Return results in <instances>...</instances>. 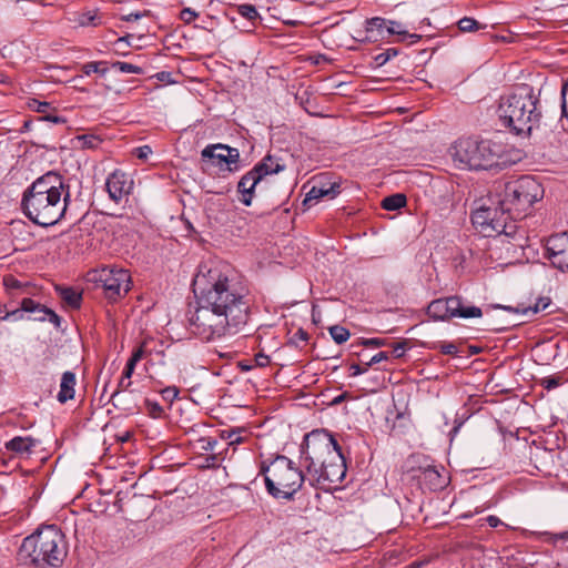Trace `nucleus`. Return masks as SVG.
Masks as SVG:
<instances>
[{
    "instance_id": "nucleus-1",
    "label": "nucleus",
    "mask_w": 568,
    "mask_h": 568,
    "mask_svg": "<svg viewBox=\"0 0 568 568\" xmlns=\"http://www.w3.org/2000/svg\"><path fill=\"white\" fill-rule=\"evenodd\" d=\"M197 307L189 318L194 334L214 339L240 333L250 318L248 288L229 265L201 266L193 280Z\"/></svg>"
},
{
    "instance_id": "nucleus-2",
    "label": "nucleus",
    "mask_w": 568,
    "mask_h": 568,
    "mask_svg": "<svg viewBox=\"0 0 568 568\" xmlns=\"http://www.w3.org/2000/svg\"><path fill=\"white\" fill-rule=\"evenodd\" d=\"M301 464L307 473V483L314 488L327 490L325 483H341L346 475L342 448L326 429H314L304 436Z\"/></svg>"
},
{
    "instance_id": "nucleus-3",
    "label": "nucleus",
    "mask_w": 568,
    "mask_h": 568,
    "mask_svg": "<svg viewBox=\"0 0 568 568\" xmlns=\"http://www.w3.org/2000/svg\"><path fill=\"white\" fill-rule=\"evenodd\" d=\"M70 196V185L65 183L64 178L49 171L24 190L21 209L31 222L48 227L64 216Z\"/></svg>"
},
{
    "instance_id": "nucleus-4",
    "label": "nucleus",
    "mask_w": 568,
    "mask_h": 568,
    "mask_svg": "<svg viewBox=\"0 0 568 568\" xmlns=\"http://www.w3.org/2000/svg\"><path fill=\"white\" fill-rule=\"evenodd\" d=\"M539 99L528 84L515 88L514 92L499 100L497 115L501 124L517 135H528L538 126L541 113Z\"/></svg>"
},
{
    "instance_id": "nucleus-5",
    "label": "nucleus",
    "mask_w": 568,
    "mask_h": 568,
    "mask_svg": "<svg viewBox=\"0 0 568 568\" xmlns=\"http://www.w3.org/2000/svg\"><path fill=\"white\" fill-rule=\"evenodd\" d=\"M544 196L541 184L530 175H523L514 181L498 182L494 185V203L501 211L513 214L514 219L525 217L532 204Z\"/></svg>"
},
{
    "instance_id": "nucleus-6",
    "label": "nucleus",
    "mask_w": 568,
    "mask_h": 568,
    "mask_svg": "<svg viewBox=\"0 0 568 568\" xmlns=\"http://www.w3.org/2000/svg\"><path fill=\"white\" fill-rule=\"evenodd\" d=\"M20 555L38 567H60L68 555V544L63 532L49 525L23 539Z\"/></svg>"
},
{
    "instance_id": "nucleus-7",
    "label": "nucleus",
    "mask_w": 568,
    "mask_h": 568,
    "mask_svg": "<svg viewBox=\"0 0 568 568\" xmlns=\"http://www.w3.org/2000/svg\"><path fill=\"white\" fill-rule=\"evenodd\" d=\"M260 474L264 476L267 493L276 499L292 500L307 481L305 474L284 455H277L268 466L262 464Z\"/></svg>"
},
{
    "instance_id": "nucleus-8",
    "label": "nucleus",
    "mask_w": 568,
    "mask_h": 568,
    "mask_svg": "<svg viewBox=\"0 0 568 568\" xmlns=\"http://www.w3.org/2000/svg\"><path fill=\"white\" fill-rule=\"evenodd\" d=\"M500 146L490 140L463 138L450 148V155L459 168L489 170L499 164Z\"/></svg>"
},
{
    "instance_id": "nucleus-9",
    "label": "nucleus",
    "mask_w": 568,
    "mask_h": 568,
    "mask_svg": "<svg viewBox=\"0 0 568 568\" xmlns=\"http://www.w3.org/2000/svg\"><path fill=\"white\" fill-rule=\"evenodd\" d=\"M427 314L435 321H449L453 317H481L483 311L480 307L466 304L459 296H449L434 300L427 307Z\"/></svg>"
},
{
    "instance_id": "nucleus-10",
    "label": "nucleus",
    "mask_w": 568,
    "mask_h": 568,
    "mask_svg": "<svg viewBox=\"0 0 568 568\" xmlns=\"http://www.w3.org/2000/svg\"><path fill=\"white\" fill-rule=\"evenodd\" d=\"M97 281L101 283L105 296L116 301L129 292L131 276L126 270L106 266L99 271Z\"/></svg>"
},
{
    "instance_id": "nucleus-11",
    "label": "nucleus",
    "mask_w": 568,
    "mask_h": 568,
    "mask_svg": "<svg viewBox=\"0 0 568 568\" xmlns=\"http://www.w3.org/2000/svg\"><path fill=\"white\" fill-rule=\"evenodd\" d=\"M201 156L203 161H211L214 165L226 164L230 172L240 168V151L226 144H210L202 150Z\"/></svg>"
},
{
    "instance_id": "nucleus-12",
    "label": "nucleus",
    "mask_w": 568,
    "mask_h": 568,
    "mask_svg": "<svg viewBox=\"0 0 568 568\" xmlns=\"http://www.w3.org/2000/svg\"><path fill=\"white\" fill-rule=\"evenodd\" d=\"M500 206H479L471 214V222L475 229L485 237L495 236L496 230H499Z\"/></svg>"
},
{
    "instance_id": "nucleus-13",
    "label": "nucleus",
    "mask_w": 568,
    "mask_h": 568,
    "mask_svg": "<svg viewBox=\"0 0 568 568\" xmlns=\"http://www.w3.org/2000/svg\"><path fill=\"white\" fill-rule=\"evenodd\" d=\"M546 251L554 267L568 272V232L551 235L547 241Z\"/></svg>"
},
{
    "instance_id": "nucleus-14",
    "label": "nucleus",
    "mask_w": 568,
    "mask_h": 568,
    "mask_svg": "<svg viewBox=\"0 0 568 568\" xmlns=\"http://www.w3.org/2000/svg\"><path fill=\"white\" fill-rule=\"evenodd\" d=\"M133 184V180L130 175L120 170H115L108 176L105 189L109 197L115 203H120L123 197L132 192Z\"/></svg>"
},
{
    "instance_id": "nucleus-15",
    "label": "nucleus",
    "mask_w": 568,
    "mask_h": 568,
    "mask_svg": "<svg viewBox=\"0 0 568 568\" xmlns=\"http://www.w3.org/2000/svg\"><path fill=\"white\" fill-rule=\"evenodd\" d=\"M341 192V184L336 181H328L326 176H321L316 180L315 184L311 187L306 197L304 200V204L318 200L322 197L334 199Z\"/></svg>"
},
{
    "instance_id": "nucleus-16",
    "label": "nucleus",
    "mask_w": 568,
    "mask_h": 568,
    "mask_svg": "<svg viewBox=\"0 0 568 568\" xmlns=\"http://www.w3.org/2000/svg\"><path fill=\"white\" fill-rule=\"evenodd\" d=\"M262 181L258 169H252L245 173L237 183V192L241 194L240 201L250 206L253 201L254 190Z\"/></svg>"
},
{
    "instance_id": "nucleus-17",
    "label": "nucleus",
    "mask_w": 568,
    "mask_h": 568,
    "mask_svg": "<svg viewBox=\"0 0 568 568\" xmlns=\"http://www.w3.org/2000/svg\"><path fill=\"white\" fill-rule=\"evenodd\" d=\"M518 219H514L513 214H508L506 211L500 210L499 221L500 229L496 230L495 235H504L505 237L513 239L516 242V245L523 246V241H525V231L519 230L516 221Z\"/></svg>"
},
{
    "instance_id": "nucleus-18",
    "label": "nucleus",
    "mask_w": 568,
    "mask_h": 568,
    "mask_svg": "<svg viewBox=\"0 0 568 568\" xmlns=\"http://www.w3.org/2000/svg\"><path fill=\"white\" fill-rule=\"evenodd\" d=\"M20 306L21 310L26 313L42 312V315H37L33 317L34 321L44 322L48 320L50 323H53L57 327L60 326V316L51 308H48L47 306L33 301L32 298H22Z\"/></svg>"
},
{
    "instance_id": "nucleus-19",
    "label": "nucleus",
    "mask_w": 568,
    "mask_h": 568,
    "mask_svg": "<svg viewBox=\"0 0 568 568\" xmlns=\"http://www.w3.org/2000/svg\"><path fill=\"white\" fill-rule=\"evenodd\" d=\"M419 474L416 477L419 481L430 490H439L446 486V478L442 473L432 465L420 466Z\"/></svg>"
},
{
    "instance_id": "nucleus-20",
    "label": "nucleus",
    "mask_w": 568,
    "mask_h": 568,
    "mask_svg": "<svg viewBox=\"0 0 568 568\" xmlns=\"http://www.w3.org/2000/svg\"><path fill=\"white\" fill-rule=\"evenodd\" d=\"M39 440L31 436H16L4 444L7 452L14 456H28L38 446Z\"/></svg>"
},
{
    "instance_id": "nucleus-21",
    "label": "nucleus",
    "mask_w": 568,
    "mask_h": 568,
    "mask_svg": "<svg viewBox=\"0 0 568 568\" xmlns=\"http://www.w3.org/2000/svg\"><path fill=\"white\" fill-rule=\"evenodd\" d=\"M3 286L11 298L32 293V285L29 282H22L13 275H6L3 277Z\"/></svg>"
},
{
    "instance_id": "nucleus-22",
    "label": "nucleus",
    "mask_w": 568,
    "mask_h": 568,
    "mask_svg": "<svg viewBox=\"0 0 568 568\" xmlns=\"http://www.w3.org/2000/svg\"><path fill=\"white\" fill-rule=\"evenodd\" d=\"M77 384L75 374L73 372L67 371L62 374L60 382V390L57 395V399L64 404L70 399L74 398V387Z\"/></svg>"
},
{
    "instance_id": "nucleus-23",
    "label": "nucleus",
    "mask_w": 568,
    "mask_h": 568,
    "mask_svg": "<svg viewBox=\"0 0 568 568\" xmlns=\"http://www.w3.org/2000/svg\"><path fill=\"white\" fill-rule=\"evenodd\" d=\"M550 303H551V301L549 297H540V298H538V301L535 303L534 306L520 308V307H511V306L493 305L491 307L503 308V310L511 312V313L521 314L524 316L531 317V316L536 315L537 313L545 311L550 305Z\"/></svg>"
},
{
    "instance_id": "nucleus-24",
    "label": "nucleus",
    "mask_w": 568,
    "mask_h": 568,
    "mask_svg": "<svg viewBox=\"0 0 568 568\" xmlns=\"http://www.w3.org/2000/svg\"><path fill=\"white\" fill-rule=\"evenodd\" d=\"M254 169H258V174L263 180L266 175L282 172L285 166L275 160L272 155H266L261 162L254 165Z\"/></svg>"
},
{
    "instance_id": "nucleus-25",
    "label": "nucleus",
    "mask_w": 568,
    "mask_h": 568,
    "mask_svg": "<svg viewBox=\"0 0 568 568\" xmlns=\"http://www.w3.org/2000/svg\"><path fill=\"white\" fill-rule=\"evenodd\" d=\"M406 196L403 193H395L382 201V207L387 211H396L406 205Z\"/></svg>"
},
{
    "instance_id": "nucleus-26",
    "label": "nucleus",
    "mask_w": 568,
    "mask_h": 568,
    "mask_svg": "<svg viewBox=\"0 0 568 568\" xmlns=\"http://www.w3.org/2000/svg\"><path fill=\"white\" fill-rule=\"evenodd\" d=\"M237 13L255 26L256 20H261V16L253 4L244 3L235 7Z\"/></svg>"
},
{
    "instance_id": "nucleus-27",
    "label": "nucleus",
    "mask_w": 568,
    "mask_h": 568,
    "mask_svg": "<svg viewBox=\"0 0 568 568\" xmlns=\"http://www.w3.org/2000/svg\"><path fill=\"white\" fill-rule=\"evenodd\" d=\"M81 70L85 75H90L91 73H99L101 75H105V73L108 72L105 61L87 62L81 67Z\"/></svg>"
},
{
    "instance_id": "nucleus-28",
    "label": "nucleus",
    "mask_w": 568,
    "mask_h": 568,
    "mask_svg": "<svg viewBox=\"0 0 568 568\" xmlns=\"http://www.w3.org/2000/svg\"><path fill=\"white\" fill-rule=\"evenodd\" d=\"M61 297L63 301L70 305L71 307H80L81 304V294L74 291L71 287L63 288L61 291Z\"/></svg>"
},
{
    "instance_id": "nucleus-29",
    "label": "nucleus",
    "mask_w": 568,
    "mask_h": 568,
    "mask_svg": "<svg viewBox=\"0 0 568 568\" xmlns=\"http://www.w3.org/2000/svg\"><path fill=\"white\" fill-rule=\"evenodd\" d=\"M329 334L337 344L345 343L351 336L349 331L339 325H334L329 327Z\"/></svg>"
},
{
    "instance_id": "nucleus-30",
    "label": "nucleus",
    "mask_w": 568,
    "mask_h": 568,
    "mask_svg": "<svg viewBox=\"0 0 568 568\" xmlns=\"http://www.w3.org/2000/svg\"><path fill=\"white\" fill-rule=\"evenodd\" d=\"M458 29L462 32H473L481 29L480 23L474 18L464 17L458 21Z\"/></svg>"
},
{
    "instance_id": "nucleus-31",
    "label": "nucleus",
    "mask_w": 568,
    "mask_h": 568,
    "mask_svg": "<svg viewBox=\"0 0 568 568\" xmlns=\"http://www.w3.org/2000/svg\"><path fill=\"white\" fill-rule=\"evenodd\" d=\"M113 69L119 70L122 73H134V74H141L142 68L134 65L132 63L122 62V61H115L111 65Z\"/></svg>"
},
{
    "instance_id": "nucleus-32",
    "label": "nucleus",
    "mask_w": 568,
    "mask_h": 568,
    "mask_svg": "<svg viewBox=\"0 0 568 568\" xmlns=\"http://www.w3.org/2000/svg\"><path fill=\"white\" fill-rule=\"evenodd\" d=\"M386 31L389 34H398V36H405V37L414 38L415 39L414 41L419 39V36H417V34H408L405 30H403L402 24L399 22H396V21H390L389 20L387 22Z\"/></svg>"
},
{
    "instance_id": "nucleus-33",
    "label": "nucleus",
    "mask_w": 568,
    "mask_h": 568,
    "mask_svg": "<svg viewBox=\"0 0 568 568\" xmlns=\"http://www.w3.org/2000/svg\"><path fill=\"white\" fill-rule=\"evenodd\" d=\"M387 22L385 19L379 17L371 18L366 21V31L373 32L374 30L383 31V29L387 27Z\"/></svg>"
},
{
    "instance_id": "nucleus-34",
    "label": "nucleus",
    "mask_w": 568,
    "mask_h": 568,
    "mask_svg": "<svg viewBox=\"0 0 568 568\" xmlns=\"http://www.w3.org/2000/svg\"><path fill=\"white\" fill-rule=\"evenodd\" d=\"M433 348L440 351L445 355H456L458 353L456 344L452 342H436Z\"/></svg>"
},
{
    "instance_id": "nucleus-35",
    "label": "nucleus",
    "mask_w": 568,
    "mask_h": 568,
    "mask_svg": "<svg viewBox=\"0 0 568 568\" xmlns=\"http://www.w3.org/2000/svg\"><path fill=\"white\" fill-rule=\"evenodd\" d=\"M398 54V50L395 49V48H389L387 50H385L384 52H381L378 53L374 60H375V63L378 65V67H382L384 65L385 63H387L392 58L396 57Z\"/></svg>"
},
{
    "instance_id": "nucleus-36",
    "label": "nucleus",
    "mask_w": 568,
    "mask_h": 568,
    "mask_svg": "<svg viewBox=\"0 0 568 568\" xmlns=\"http://www.w3.org/2000/svg\"><path fill=\"white\" fill-rule=\"evenodd\" d=\"M82 148L94 149L101 143V139L93 134H83L78 138Z\"/></svg>"
},
{
    "instance_id": "nucleus-37",
    "label": "nucleus",
    "mask_w": 568,
    "mask_h": 568,
    "mask_svg": "<svg viewBox=\"0 0 568 568\" xmlns=\"http://www.w3.org/2000/svg\"><path fill=\"white\" fill-rule=\"evenodd\" d=\"M561 116L568 122V79L561 88Z\"/></svg>"
},
{
    "instance_id": "nucleus-38",
    "label": "nucleus",
    "mask_w": 568,
    "mask_h": 568,
    "mask_svg": "<svg viewBox=\"0 0 568 568\" xmlns=\"http://www.w3.org/2000/svg\"><path fill=\"white\" fill-rule=\"evenodd\" d=\"M308 333L302 328H298L291 337L290 342L296 347L301 346V343H306L308 341Z\"/></svg>"
},
{
    "instance_id": "nucleus-39",
    "label": "nucleus",
    "mask_w": 568,
    "mask_h": 568,
    "mask_svg": "<svg viewBox=\"0 0 568 568\" xmlns=\"http://www.w3.org/2000/svg\"><path fill=\"white\" fill-rule=\"evenodd\" d=\"M222 437L229 440V445H237L242 443V437L237 430H224Z\"/></svg>"
},
{
    "instance_id": "nucleus-40",
    "label": "nucleus",
    "mask_w": 568,
    "mask_h": 568,
    "mask_svg": "<svg viewBox=\"0 0 568 568\" xmlns=\"http://www.w3.org/2000/svg\"><path fill=\"white\" fill-rule=\"evenodd\" d=\"M145 404L148 407V412L152 417L156 418L162 415L163 408L156 402H151V400L146 399Z\"/></svg>"
},
{
    "instance_id": "nucleus-41",
    "label": "nucleus",
    "mask_w": 568,
    "mask_h": 568,
    "mask_svg": "<svg viewBox=\"0 0 568 568\" xmlns=\"http://www.w3.org/2000/svg\"><path fill=\"white\" fill-rule=\"evenodd\" d=\"M29 106L38 112V113H45L47 110L50 108V103L49 102H44V101H39V100H36L33 99L30 103H29Z\"/></svg>"
},
{
    "instance_id": "nucleus-42",
    "label": "nucleus",
    "mask_w": 568,
    "mask_h": 568,
    "mask_svg": "<svg viewBox=\"0 0 568 568\" xmlns=\"http://www.w3.org/2000/svg\"><path fill=\"white\" fill-rule=\"evenodd\" d=\"M199 444L201 449L205 452H213L217 442L213 438H200Z\"/></svg>"
},
{
    "instance_id": "nucleus-43",
    "label": "nucleus",
    "mask_w": 568,
    "mask_h": 568,
    "mask_svg": "<svg viewBox=\"0 0 568 568\" xmlns=\"http://www.w3.org/2000/svg\"><path fill=\"white\" fill-rule=\"evenodd\" d=\"M162 397L165 399V400H170L172 402L173 399H175L179 395V389L178 387L175 386H169L166 388H164L162 392Z\"/></svg>"
},
{
    "instance_id": "nucleus-44",
    "label": "nucleus",
    "mask_w": 568,
    "mask_h": 568,
    "mask_svg": "<svg viewBox=\"0 0 568 568\" xmlns=\"http://www.w3.org/2000/svg\"><path fill=\"white\" fill-rule=\"evenodd\" d=\"M23 311L21 310V306L19 308L12 310L7 312L1 318L4 321L13 320V321H20L23 318Z\"/></svg>"
},
{
    "instance_id": "nucleus-45",
    "label": "nucleus",
    "mask_w": 568,
    "mask_h": 568,
    "mask_svg": "<svg viewBox=\"0 0 568 568\" xmlns=\"http://www.w3.org/2000/svg\"><path fill=\"white\" fill-rule=\"evenodd\" d=\"M131 385H132V382L130 379H123V376H122L118 384V389L112 394L111 399H114L115 397H118L121 392L129 390Z\"/></svg>"
},
{
    "instance_id": "nucleus-46",
    "label": "nucleus",
    "mask_w": 568,
    "mask_h": 568,
    "mask_svg": "<svg viewBox=\"0 0 568 568\" xmlns=\"http://www.w3.org/2000/svg\"><path fill=\"white\" fill-rule=\"evenodd\" d=\"M362 345L366 347H382L387 345V342L383 338H365L363 339Z\"/></svg>"
},
{
    "instance_id": "nucleus-47",
    "label": "nucleus",
    "mask_w": 568,
    "mask_h": 568,
    "mask_svg": "<svg viewBox=\"0 0 568 568\" xmlns=\"http://www.w3.org/2000/svg\"><path fill=\"white\" fill-rule=\"evenodd\" d=\"M197 17V13L191 8H185L181 11V19L185 23L192 22Z\"/></svg>"
},
{
    "instance_id": "nucleus-48",
    "label": "nucleus",
    "mask_w": 568,
    "mask_h": 568,
    "mask_svg": "<svg viewBox=\"0 0 568 568\" xmlns=\"http://www.w3.org/2000/svg\"><path fill=\"white\" fill-rule=\"evenodd\" d=\"M545 535L548 536L547 540L551 541L552 544H556L558 540H568V530L559 534L546 532Z\"/></svg>"
},
{
    "instance_id": "nucleus-49",
    "label": "nucleus",
    "mask_w": 568,
    "mask_h": 568,
    "mask_svg": "<svg viewBox=\"0 0 568 568\" xmlns=\"http://www.w3.org/2000/svg\"><path fill=\"white\" fill-rule=\"evenodd\" d=\"M152 153V149L149 145H142L138 149H135V155L138 159L146 160L149 155Z\"/></svg>"
},
{
    "instance_id": "nucleus-50",
    "label": "nucleus",
    "mask_w": 568,
    "mask_h": 568,
    "mask_svg": "<svg viewBox=\"0 0 568 568\" xmlns=\"http://www.w3.org/2000/svg\"><path fill=\"white\" fill-rule=\"evenodd\" d=\"M388 359V353L387 352H379L376 355H374L369 362L366 363V367H369L374 364L381 363L382 361Z\"/></svg>"
},
{
    "instance_id": "nucleus-51",
    "label": "nucleus",
    "mask_w": 568,
    "mask_h": 568,
    "mask_svg": "<svg viewBox=\"0 0 568 568\" xmlns=\"http://www.w3.org/2000/svg\"><path fill=\"white\" fill-rule=\"evenodd\" d=\"M406 345L407 343L404 341V342H400V343H396L393 347V354L396 358H399L402 356H404L405 354V351H406Z\"/></svg>"
},
{
    "instance_id": "nucleus-52",
    "label": "nucleus",
    "mask_w": 568,
    "mask_h": 568,
    "mask_svg": "<svg viewBox=\"0 0 568 568\" xmlns=\"http://www.w3.org/2000/svg\"><path fill=\"white\" fill-rule=\"evenodd\" d=\"M541 385L546 389L550 390V389L557 387L559 385V382L555 377H546V378L542 379Z\"/></svg>"
},
{
    "instance_id": "nucleus-53",
    "label": "nucleus",
    "mask_w": 568,
    "mask_h": 568,
    "mask_svg": "<svg viewBox=\"0 0 568 568\" xmlns=\"http://www.w3.org/2000/svg\"><path fill=\"white\" fill-rule=\"evenodd\" d=\"M40 120L48 121V122L55 123V124L65 122V120L62 119L61 116L52 115V114L43 115L40 118Z\"/></svg>"
},
{
    "instance_id": "nucleus-54",
    "label": "nucleus",
    "mask_w": 568,
    "mask_h": 568,
    "mask_svg": "<svg viewBox=\"0 0 568 568\" xmlns=\"http://www.w3.org/2000/svg\"><path fill=\"white\" fill-rule=\"evenodd\" d=\"M486 521L487 524L491 527V528H496L498 527L499 525H504V523L495 515H489L487 518H486Z\"/></svg>"
},
{
    "instance_id": "nucleus-55",
    "label": "nucleus",
    "mask_w": 568,
    "mask_h": 568,
    "mask_svg": "<svg viewBox=\"0 0 568 568\" xmlns=\"http://www.w3.org/2000/svg\"><path fill=\"white\" fill-rule=\"evenodd\" d=\"M255 363L257 366L264 367L270 363V358H268V356H266L264 354H257L255 356Z\"/></svg>"
},
{
    "instance_id": "nucleus-56",
    "label": "nucleus",
    "mask_w": 568,
    "mask_h": 568,
    "mask_svg": "<svg viewBox=\"0 0 568 568\" xmlns=\"http://www.w3.org/2000/svg\"><path fill=\"white\" fill-rule=\"evenodd\" d=\"M349 369L352 371V376H357L367 371V367L365 366L362 368L358 364H352Z\"/></svg>"
},
{
    "instance_id": "nucleus-57",
    "label": "nucleus",
    "mask_w": 568,
    "mask_h": 568,
    "mask_svg": "<svg viewBox=\"0 0 568 568\" xmlns=\"http://www.w3.org/2000/svg\"><path fill=\"white\" fill-rule=\"evenodd\" d=\"M133 358H135V361H141L144 356V347L143 345L136 347L133 352H132V355H131Z\"/></svg>"
},
{
    "instance_id": "nucleus-58",
    "label": "nucleus",
    "mask_w": 568,
    "mask_h": 568,
    "mask_svg": "<svg viewBox=\"0 0 568 568\" xmlns=\"http://www.w3.org/2000/svg\"><path fill=\"white\" fill-rule=\"evenodd\" d=\"M143 16H145V12L144 13H140V12H135V13H129L126 16H123V20L124 21H133V20H139L140 18H142Z\"/></svg>"
},
{
    "instance_id": "nucleus-59",
    "label": "nucleus",
    "mask_w": 568,
    "mask_h": 568,
    "mask_svg": "<svg viewBox=\"0 0 568 568\" xmlns=\"http://www.w3.org/2000/svg\"><path fill=\"white\" fill-rule=\"evenodd\" d=\"M133 373H134V368H132L129 365H125L124 371L122 373L123 379H131Z\"/></svg>"
},
{
    "instance_id": "nucleus-60",
    "label": "nucleus",
    "mask_w": 568,
    "mask_h": 568,
    "mask_svg": "<svg viewBox=\"0 0 568 568\" xmlns=\"http://www.w3.org/2000/svg\"><path fill=\"white\" fill-rule=\"evenodd\" d=\"M346 397H347V393H343V394L338 395L337 397H335L333 399L332 404L337 405V404L342 403Z\"/></svg>"
},
{
    "instance_id": "nucleus-61",
    "label": "nucleus",
    "mask_w": 568,
    "mask_h": 568,
    "mask_svg": "<svg viewBox=\"0 0 568 568\" xmlns=\"http://www.w3.org/2000/svg\"><path fill=\"white\" fill-rule=\"evenodd\" d=\"M156 77L159 80L164 81L170 77V73L169 72H160L156 74Z\"/></svg>"
},
{
    "instance_id": "nucleus-62",
    "label": "nucleus",
    "mask_w": 568,
    "mask_h": 568,
    "mask_svg": "<svg viewBox=\"0 0 568 568\" xmlns=\"http://www.w3.org/2000/svg\"><path fill=\"white\" fill-rule=\"evenodd\" d=\"M139 363V361H135V358H133L132 356L129 358L126 365L131 366L132 368L135 369V366L136 364Z\"/></svg>"
},
{
    "instance_id": "nucleus-63",
    "label": "nucleus",
    "mask_w": 568,
    "mask_h": 568,
    "mask_svg": "<svg viewBox=\"0 0 568 568\" xmlns=\"http://www.w3.org/2000/svg\"><path fill=\"white\" fill-rule=\"evenodd\" d=\"M470 351H471V354H478L480 348L479 347H476V346H471L470 347Z\"/></svg>"
},
{
    "instance_id": "nucleus-64",
    "label": "nucleus",
    "mask_w": 568,
    "mask_h": 568,
    "mask_svg": "<svg viewBox=\"0 0 568 568\" xmlns=\"http://www.w3.org/2000/svg\"><path fill=\"white\" fill-rule=\"evenodd\" d=\"M408 568H419V564L413 562L412 565L408 566Z\"/></svg>"
}]
</instances>
